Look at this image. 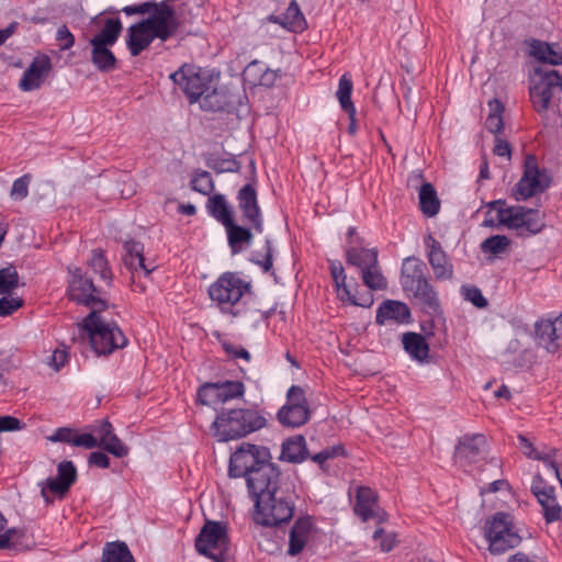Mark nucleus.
<instances>
[{"label": "nucleus", "instance_id": "nucleus-1", "mask_svg": "<svg viewBox=\"0 0 562 562\" xmlns=\"http://www.w3.org/2000/svg\"><path fill=\"white\" fill-rule=\"evenodd\" d=\"M228 474L246 479L256 524L277 527L292 519L297 499L294 480L271 461L267 447L243 445L231 456Z\"/></svg>", "mask_w": 562, "mask_h": 562}, {"label": "nucleus", "instance_id": "nucleus-2", "mask_svg": "<svg viewBox=\"0 0 562 562\" xmlns=\"http://www.w3.org/2000/svg\"><path fill=\"white\" fill-rule=\"evenodd\" d=\"M425 263L415 257L404 260L401 271L402 289L412 293L422 305L424 312L429 315L441 314V305L438 293L425 274Z\"/></svg>", "mask_w": 562, "mask_h": 562}, {"label": "nucleus", "instance_id": "nucleus-3", "mask_svg": "<svg viewBox=\"0 0 562 562\" xmlns=\"http://www.w3.org/2000/svg\"><path fill=\"white\" fill-rule=\"evenodd\" d=\"M250 292V284L234 272H225L209 288V295L222 313L233 317L245 314L243 297Z\"/></svg>", "mask_w": 562, "mask_h": 562}, {"label": "nucleus", "instance_id": "nucleus-4", "mask_svg": "<svg viewBox=\"0 0 562 562\" xmlns=\"http://www.w3.org/2000/svg\"><path fill=\"white\" fill-rule=\"evenodd\" d=\"M266 418L256 411L235 408L222 411L213 423L214 436L220 441H228L261 429Z\"/></svg>", "mask_w": 562, "mask_h": 562}, {"label": "nucleus", "instance_id": "nucleus-5", "mask_svg": "<svg viewBox=\"0 0 562 562\" xmlns=\"http://www.w3.org/2000/svg\"><path fill=\"white\" fill-rule=\"evenodd\" d=\"M93 310L83 319V330L90 341L92 349L98 355H110L116 349L126 346L127 339L121 328L114 322H106Z\"/></svg>", "mask_w": 562, "mask_h": 562}, {"label": "nucleus", "instance_id": "nucleus-6", "mask_svg": "<svg viewBox=\"0 0 562 562\" xmlns=\"http://www.w3.org/2000/svg\"><path fill=\"white\" fill-rule=\"evenodd\" d=\"M488 206L496 210L499 224L514 229L521 237L536 235L546 225L543 215L536 209L520 205L506 206L502 200L492 201Z\"/></svg>", "mask_w": 562, "mask_h": 562}, {"label": "nucleus", "instance_id": "nucleus-7", "mask_svg": "<svg viewBox=\"0 0 562 562\" xmlns=\"http://www.w3.org/2000/svg\"><path fill=\"white\" fill-rule=\"evenodd\" d=\"M226 525L220 521L206 520L195 538V549L214 562H224L228 551Z\"/></svg>", "mask_w": 562, "mask_h": 562}, {"label": "nucleus", "instance_id": "nucleus-8", "mask_svg": "<svg viewBox=\"0 0 562 562\" xmlns=\"http://www.w3.org/2000/svg\"><path fill=\"white\" fill-rule=\"evenodd\" d=\"M485 537L492 554H503L509 549L518 547L521 537L513 528L510 515L496 513L485 526Z\"/></svg>", "mask_w": 562, "mask_h": 562}, {"label": "nucleus", "instance_id": "nucleus-9", "mask_svg": "<svg viewBox=\"0 0 562 562\" xmlns=\"http://www.w3.org/2000/svg\"><path fill=\"white\" fill-rule=\"evenodd\" d=\"M562 91V76L557 70L536 69L529 88L530 100L535 110L543 114L548 111L552 98Z\"/></svg>", "mask_w": 562, "mask_h": 562}, {"label": "nucleus", "instance_id": "nucleus-10", "mask_svg": "<svg viewBox=\"0 0 562 562\" xmlns=\"http://www.w3.org/2000/svg\"><path fill=\"white\" fill-rule=\"evenodd\" d=\"M217 77L218 75L210 70L189 65L180 67L170 75V79L184 92L191 103L196 102L206 87L211 86Z\"/></svg>", "mask_w": 562, "mask_h": 562}, {"label": "nucleus", "instance_id": "nucleus-11", "mask_svg": "<svg viewBox=\"0 0 562 562\" xmlns=\"http://www.w3.org/2000/svg\"><path fill=\"white\" fill-rule=\"evenodd\" d=\"M68 294L72 301L90 307L91 311H102L106 307L101 289L94 285L91 278L83 273L80 268H75L71 271Z\"/></svg>", "mask_w": 562, "mask_h": 562}, {"label": "nucleus", "instance_id": "nucleus-12", "mask_svg": "<svg viewBox=\"0 0 562 562\" xmlns=\"http://www.w3.org/2000/svg\"><path fill=\"white\" fill-rule=\"evenodd\" d=\"M551 177L546 169H539L535 156L525 159V171L515 187L517 201H525L550 187Z\"/></svg>", "mask_w": 562, "mask_h": 562}, {"label": "nucleus", "instance_id": "nucleus-13", "mask_svg": "<svg viewBox=\"0 0 562 562\" xmlns=\"http://www.w3.org/2000/svg\"><path fill=\"white\" fill-rule=\"evenodd\" d=\"M151 9H154L153 14L144 19V21L155 38L166 42L175 36L180 27L176 11L165 1L160 3L154 2Z\"/></svg>", "mask_w": 562, "mask_h": 562}, {"label": "nucleus", "instance_id": "nucleus-14", "mask_svg": "<svg viewBox=\"0 0 562 562\" xmlns=\"http://www.w3.org/2000/svg\"><path fill=\"white\" fill-rule=\"evenodd\" d=\"M237 204L243 223L250 225L256 233L263 232V217L258 204L257 191L252 183H247L237 192Z\"/></svg>", "mask_w": 562, "mask_h": 562}, {"label": "nucleus", "instance_id": "nucleus-15", "mask_svg": "<svg viewBox=\"0 0 562 562\" xmlns=\"http://www.w3.org/2000/svg\"><path fill=\"white\" fill-rule=\"evenodd\" d=\"M77 480V470L71 461H61L57 467V476L41 483V494L46 503H52L49 493L64 496Z\"/></svg>", "mask_w": 562, "mask_h": 562}, {"label": "nucleus", "instance_id": "nucleus-16", "mask_svg": "<svg viewBox=\"0 0 562 562\" xmlns=\"http://www.w3.org/2000/svg\"><path fill=\"white\" fill-rule=\"evenodd\" d=\"M530 490L542 508L546 521L550 524L560 520L562 508L557 501L555 488L548 484L540 475H536Z\"/></svg>", "mask_w": 562, "mask_h": 562}, {"label": "nucleus", "instance_id": "nucleus-17", "mask_svg": "<svg viewBox=\"0 0 562 562\" xmlns=\"http://www.w3.org/2000/svg\"><path fill=\"white\" fill-rule=\"evenodd\" d=\"M486 446L487 443L484 435H464L460 438L456 447L454 460L461 467L476 463L484 457Z\"/></svg>", "mask_w": 562, "mask_h": 562}, {"label": "nucleus", "instance_id": "nucleus-18", "mask_svg": "<svg viewBox=\"0 0 562 562\" xmlns=\"http://www.w3.org/2000/svg\"><path fill=\"white\" fill-rule=\"evenodd\" d=\"M537 345L549 353H555L562 349V314L554 321L542 319L536 323Z\"/></svg>", "mask_w": 562, "mask_h": 562}, {"label": "nucleus", "instance_id": "nucleus-19", "mask_svg": "<svg viewBox=\"0 0 562 562\" xmlns=\"http://www.w3.org/2000/svg\"><path fill=\"white\" fill-rule=\"evenodd\" d=\"M427 258L437 280H450L453 277V265L449 260L441 244L432 236L425 237Z\"/></svg>", "mask_w": 562, "mask_h": 562}, {"label": "nucleus", "instance_id": "nucleus-20", "mask_svg": "<svg viewBox=\"0 0 562 562\" xmlns=\"http://www.w3.org/2000/svg\"><path fill=\"white\" fill-rule=\"evenodd\" d=\"M52 69L50 59L47 56L36 57L24 71L19 88L22 91L36 90Z\"/></svg>", "mask_w": 562, "mask_h": 562}, {"label": "nucleus", "instance_id": "nucleus-21", "mask_svg": "<svg viewBox=\"0 0 562 562\" xmlns=\"http://www.w3.org/2000/svg\"><path fill=\"white\" fill-rule=\"evenodd\" d=\"M411 317L412 314L407 304L400 301L386 300L378 307L375 321L379 325H384L386 322L407 324Z\"/></svg>", "mask_w": 562, "mask_h": 562}, {"label": "nucleus", "instance_id": "nucleus-22", "mask_svg": "<svg viewBox=\"0 0 562 562\" xmlns=\"http://www.w3.org/2000/svg\"><path fill=\"white\" fill-rule=\"evenodd\" d=\"M252 227L250 225H240L233 221L225 226L227 243L232 255H237L247 249L254 240Z\"/></svg>", "mask_w": 562, "mask_h": 562}, {"label": "nucleus", "instance_id": "nucleus-23", "mask_svg": "<svg viewBox=\"0 0 562 562\" xmlns=\"http://www.w3.org/2000/svg\"><path fill=\"white\" fill-rule=\"evenodd\" d=\"M244 79L251 86L272 87L279 77V70L268 68L262 61H250L244 72Z\"/></svg>", "mask_w": 562, "mask_h": 562}, {"label": "nucleus", "instance_id": "nucleus-24", "mask_svg": "<svg viewBox=\"0 0 562 562\" xmlns=\"http://www.w3.org/2000/svg\"><path fill=\"white\" fill-rule=\"evenodd\" d=\"M313 529L312 518L310 516L300 517L290 530L289 549L290 555H296L303 551L310 539Z\"/></svg>", "mask_w": 562, "mask_h": 562}, {"label": "nucleus", "instance_id": "nucleus-25", "mask_svg": "<svg viewBox=\"0 0 562 562\" xmlns=\"http://www.w3.org/2000/svg\"><path fill=\"white\" fill-rule=\"evenodd\" d=\"M125 254L123 255V262L131 271L136 272L142 270L145 276H149L156 268L155 266L147 265L144 258V246L136 240H127L123 245Z\"/></svg>", "mask_w": 562, "mask_h": 562}, {"label": "nucleus", "instance_id": "nucleus-26", "mask_svg": "<svg viewBox=\"0 0 562 562\" xmlns=\"http://www.w3.org/2000/svg\"><path fill=\"white\" fill-rule=\"evenodd\" d=\"M155 40L145 21L131 25L127 29L126 44L132 56H138Z\"/></svg>", "mask_w": 562, "mask_h": 562}, {"label": "nucleus", "instance_id": "nucleus-27", "mask_svg": "<svg viewBox=\"0 0 562 562\" xmlns=\"http://www.w3.org/2000/svg\"><path fill=\"white\" fill-rule=\"evenodd\" d=\"M529 54L537 60L552 66L562 65V46L549 44L539 40H531Z\"/></svg>", "mask_w": 562, "mask_h": 562}, {"label": "nucleus", "instance_id": "nucleus-28", "mask_svg": "<svg viewBox=\"0 0 562 562\" xmlns=\"http://www.w3.org/2000/svg\"><path fill=\"white\" fill-rule=\"evenodd\" d=\"M206 210L209 214L217 222H220L224 227L235 221L231 204L221 193H216L209 198Z\"/></svg>", "mask_w": 562, "mask_h": 562}, {"label": "nucleus", "instance_id": "nucleus-29", "mask_svg": "<svg viewBox=\"0 0 562 562\" xmlns=\"http://www.w3.org/2000/svg\"><path fill=\"white\" fill-rule=\"evenodd\" d=\"M92 47L91 61L100 71H111L116 67V58L111 52L112 45L90 42Z\"/></svg>", "mask_w": 562, "mask_h": 562}, {"label": "nucleus", "instance_id": "nucleus-30", "mask_svg": "<svg viewBox=\"0 0 562 562\" xmlns=\"http://www.w3.org/2000/svg\"><path fill=\"white\" fill-rule=\"evenodd\" d=\"M218 79L220 77H217L211 86L206 87V90H204V93L198 100L200 101L201 108L205 111H222L227 103L225 93L218 90Z\"/></svg>", "mask_w": 562, "mask_h": 562}, {"label": "nucleus", "instance_id": "nucleus-31", "mask_svg": "<svg viewBox=\"0 0 562 562\" xmlns=\"http://www.w3.org/2000/svg\"><path fill=\"white\" fill-rule=\"evenodd\" d=\"M402 342L405 351L413 359L423 362L428 357L429 346L423 335L406 333L403 335Z\"/></svg>", "mask_w": 562, "mask_h": 562}, {"label": "nucleus", "instance_id": "nucleus-32", "mask_svg": "<svg viewBox=\"0 0 562 562\" xmlns=\"http://www.w3.org/2000/svg\"><path fill=\"white\" fill-rule=\"evenodd\" d=\"M310 414L308 407L284 405L278 412V419L285 427L296 428L307 423Z\"/></svg>", "mask_w": 562, "mask_h": 562}, {"label": "nucleus", "instance_id": "nucleus-33", "mask_svg": "<svg viewBox=\"0 0 562 562\" xmlns=\"http://www.w3.org/2000/svg\"><path fill=\"white\" fill-rule=\"evenodd\" d=\"M276 22L292 32H302L306 27V20L295 0L291 1L282 15L276 18Z\"/></svg>", "mask_w": 562, "mask_h": 562}, {"label": "nucleus", "instance_id": "nucleus-34", "mask_svg": "<svg viewBox=\"0 0 562 562\" xmlns=\"http://www.w3.org/2000/svg\"><path fill=\"white\" fill-rule=\"evenodd\" d=\"M346 258L348 265L359 268L362 272L366 268L378 263V250L350 247L346 250Z\"/></svg>", "mask_w": 562, "mask_h": 562}, {"label": "nucleus", "instance_id": "nucleus-35", "mask_svg": "<svg viewBox=\"0 0 562 562\" xmlns=\"http://www.w3.org/2000/svg\"><path fill=\"white\" fill-rule=\"evenodd\" d=\"M376 495L370 487L361 486L357 491L355 513L363 520L374 516Z\"/></svg>", "mask_w": 562, "mask_h": 562}, {"label": "nucleus", "instance_id": "nucleus-36", "mask_svg": "<svg viewBox=\"0 0 562 562\" xmlns=\"http://www.w3.org/2000/svg\"><path fill=\"white\" fill-rule=\"evenodd\" d=\"M123 30L122 22L119 18H110L104 20L101 31L95 34L90 42H100L102 44L114 45Z\"/></svg>", "mask_w": 562, "mask_h": 562}, {"label": "nucleus", "instance_id": "nucleus-37", "mask_svg": "<svg viewBox=\"0 0 562 562\" xmlns=\"http://www.w3.org/2000/svg\"><path fill=\"white\" fill-rule=\"evenodd\" d=\"M307 451L305 447V439L303 436L289 439L282 445L281 457L292 463L302 462L306 458Z\"/></svg>", "mask_w": 562, "mask_h": 562}, {"label": "nucleus", "instance_id": "nucleus-38", "mask_svg": "<svg viewBox=\"0 0 562 562\" xmlns=\"http://www.w3.org/2000/svg\"><path fill=\"white\" fill-rule=\"evenodd\" d=\"M419 205L426 216H435L440 210V201L432 184L426 182L419 190Z\"/></svg>", "mask_w": 562, "mask_h": 562}, {"label": "nucleus", "instance_id": "nucleus-39", "mask_svg": "<svg viewBox=\"0 0 562 562\" xmlns=\"http://www.w3.org/2000/svg\"><path fill=\"white\" fill-rule=\"evenodd\" d=\"M102 562H135L124 542L108 543L103 549Z\"/></svg>", "mask_w": 562, "mask_h": 562}, {"label": "nucleus", "instance_id": "nucleus-40", "mask_svg": "<svg viewBox=\"0 0 562 562\" xmlns=\"http://www.w3.org/2000/svg\"><path fill=\"white\" fill-rule=\"evenodd\" d=\"M352 81L347 76L342 75L339 79L338 90L336 92L340 106L348 113L349 116L356 115V108L351 101Z\"/></svg>", "mask_w": 562, "mask_h": 562}, {"label": "nucleus", "instance_id": "nucleus-41", "mask_svg": "<svg viewBox=\"0 0 562 562\" xmlns=\"http://www.w3.org/2000/svg\"><path fill=\"white\" fill-rule=\"evenodd\" d=\"M488 110L490 112L485 121V127L488 132L498 136L504 126L502 119L504 105L499 100L493 99L488 101Z\"/></svg>", "mask_w": 562, "mask_h": 562}, {"label": "nucleus", "instance_id": "nucleus-42", "mask_svg": "<svg viewBox=\"0 0 562 562\" xmlns=\"http://www.w3.org/2000/svg\"><path fill=\"white\" fill-rule=\"evenodd\" d=\"M88 266L94 273H99L100 278L104 280L108 285L111 284L112 272L102 250L94 249L92 251L91 258L88 260Z\"/></svg>", "mask_w": 562, "mask_h": 562}, {"label": "nucleus", "instance_id": "nucleus-43", "mask_svg": "<svg viewBox=\"0 0 562 562\" xmlns=\"http://www.w3.org/2000/svg\"><path fill=\"white\" fill-rule=\"evenodd\" d=\"M362 281L370 290H385L387 281L381 272L379 262L361 272Z\"/></svg>", "mask_w": 562, "mask_h": 562}, {"label": "nucleus", "instance_id": "nucleus-44", "mask_svg": "<svg viewBox=\"0 0 562 562\" xmlns=\"http://www.w3.org/2000/svg\"><path fill=\"white\" fill-rule=\"evenodd\" d=\"M206 166L217 173L238 172L241 167L234 157L222 158L214 155L207 157Z\"/></svg>", "mask_w": 562, "mask_h": 562}, {"label": "nucleus", "instance_id": "nucleus-45", "mask_svg": "<svg viewBox=\"0 0 562 562\" xmlns=\"http://www.w3.org/2000/svg\"><path fill=\"white\" fill-rule=\"evenodd\" d=\"M330 274L335 283L338 297H349V285L347 284V276L340 261H330Z\"/></svg>", "mask_w": 562, "mask_h": 562}, {"label": "nucleus", "instance_id": "nucleus-46", "mask_svg": "<svg viewBox=\"0 0 562 562\" xmlns=\"http://www.w3.org/2000/svg\"><path fill=\"white\" fill-rule=\"evenodd\" d=\"M190 187L203 195H210L214 190V181L211 173L205 170H195L190 181Z\"/></svg>", "mask_w": 562, "mask_h": 562}, {"label": "nucleus", "instance_id": "nucleus-47", "mask_svg": "<svg viewBox=\"0 0 562 562\" xmlns=\"http://www.w3.org/2000/svg\"><path fill=\"white\" fill-rule=\"evenodd\" d=\"M510 244V240L505 235H494L486 238L481 244V250L484 254H491L494 256L505 252Z\"/></svg>", "mask_w": 562, "mask_h": 562}, {"label": "nucleus", "instance_id": "nucleus-48", "mask_svg": "<svg viewBox=\"0 0 562 562\" xmlns=\"http://www.w3.org/2000/svg\"><path fill=\"white\" fill-rule=\"evenodd\" d=\"M221 393V403L240 397L244 395L245 386L239 381H218L216 382Z\"/></svg>", "mask_w": 562, "mask_h": 562}, {"label": "nucleus", "instance_id": "nucleus-49", "mask_svg": "<svg viewBox=\"0 0 562 562\" xmlns=\"http://www.w3.org/2000/svg\"><path fill=\"white\" fill-rule=\"evenodd\" d=\"M19 285V274L13 266L0 269V294H9Z\"/></svg>", "mask_w": 562, "mask_h": 562}, {"label": "nucleus", "instance_id": "nucleus-50", "mask_svg": "<svg viewBox=\"0 0 562 562\" xmlns=\"http://www.w3.org/2000/svg\"><path fill=\"white\" fill-rule=\"evenodd\" d=\"M198 400L201 404L211 405L221 403V393L217 383H205L198 392Z\"/></svg>", "mask_w": 562, "mask_h": 562}, {"label": "nucleus", "instance_id": "nucleus-51", "mask_svg": "<svg viewBox=\"0 0 562 562\" xmlns=\"http://www.w3.org/2000/svg\"><path fill=\"white\" fill-rule=\"evenodd\" d=\"M98 447H101L109 453L113 454L116 458H123L127 456L128 448L121 441V439L113 434L103 442H98Z\"/></svg>", "mask_w": 562, "mask_h": 562}, {"label": "nucleus", "instance_id": "nucleus-52", "mask_svg": "<svg viewBox=\"0 0 562 562\" xmlns=\"http://www.w3.org/2000/svg\"><path fill=\"white\" fill-rule=\"evenodd\" d=\"M461 293L464 296V300L471 302L475 307L484 308L487 306L488 302L482 294V291L476 286H462Z\"/></svg>", "mask_w": 562, "mask_h": 562}, {"label": "nucleus", "instance_id": "nucleus-53", "mask_svg": "<svg viewBox=\"0 0 562 562\" xmlns=\"http://www.w3.org/2000/svg\"><path fill=\"white\" fill-rule=\"evenodd\" d=\"M288 402L285 405L296 407H308L305 398V392L301 386L292 385L286 394Z\"/></svg>", "mask_w": 562, "mask_h": 562}, {"label": "nucleus", "instance_id": "nucleus-54", "mask_svg": "<svg viewBox=\"0 0 562 562\" xmlns=\"http://www.w3.org/2000/svg\"><path fill=\"white\" fill-rule=\"evenodd\" d=\"M23 300L19 296L5 295L0 299V316H9L20 308Z\"/></svg>", "mask_w": 562, "mask_h": 562}, {"label": "nucleus", "instance_id": "nucleus-55", "mask_svg": "<svg viewBox=\"0 0 562 562\" xmlns=\"http://www.w3.org/2000/svg\"><path fill=\"white\" fill-rule=\"evenodd\" d=\"M518 441H519V446L522 449V452L526 457L536 459V460H541L543 462H547V460H549V456L551 454V451L546 454L537 452L535 447L532 446V443L528 440V438L526 436L519 435Z\"/></svg>", "mask_w": 562, "mask_h": 562}, {"label": "nucleus", "instance_id": "nucleus-56", "mask_svg": "<svg viewBox=\"0 0 562 562\" xmlns=\"http://www.w3.org/2000/svg\"><path fill=\"white\" fill-rule=\"evenodd\" d=\"M30 179V176L25 175L13 182L10 192V195L13 200H23L27 196Z\"/></svg>", "mask_w": 562, "mask_h": 562}, {"label": "nucleus", "instance_id": "nucleus-57", "mask_svg": "<svg viewBox=\"0 0 562 562\" xmlns=\"http://www.w3.org/2000/svg\"><path fill=\"white\" fill-rule=\"evenodd\" d=\"M373 539L379 542L382 552L391 551L395 544V535L386 533L382 528L374 531Z\"/></svg>", "mask_w": 562, "mask_h": 562}, {"label": "nucleus", "instance_id": "nucleus-58", "mask_svg": "<svg viewBox=\"0 0 562 562\" xmlns=\"http://www.w3.org/2000/svg\"><path fill=\"white\" fill-rule=\"evenodd\" d=\"M265 250L266 254L262 259L257 258L255 255L251 258V261L259 267L262 268L265 272H268L272 268V258H273V249L271 245V240L269 238H266L265 241Z\"/></svg>", "mask_w": 562, "mask_h": 562}, {"label": "nucleus", "instance_id": "nucleus-59", "mask_svg": "<svg viewBox=\"0 0 562 562\" xmlns=\"http://www.w3.org/2000/svg\"><path fill=\"white\" fill-rule=\"evenodd\" d=\"M75 436V429L69 427H60L56 429L52 435L47 437V439L52 442H63L72 446Z\"/></svg>", "mask_w": 562, "mask_h": 562}, {"label": "nucleus", "instance_id": "nucleus-60", "mask_svg": "<svg viewBox=\"0 0 562 562\" xmlns=\"http://www.w3.org/2000/svg\"><path fill=\"white\" fill-rule=\"evenodd\" d=\"M72 446L81 447L85 449H93L98 447V439L92 432L89 434H79L75 430Z\"/></svg>", "mask_w": 562, "mask_h": 562}, {"label": "nucleus", "instance_id": "nucleus-61", "mask_svg": "<svg viewBox=\"0 0 562 562\" xmlns=\"http://www.w3.org/2000/svg\"><path fill=\"white\" fill-rule=\"evenodd\" d=\"M91 432L97 437L98 442L105 441L114 434L113 427L108 420H102L99 425L92 426Z\"/></svg>", "mask_w": 562, "mask_h": 562}, {"label": "nucleus", "instance_id": "nucleus-62", "mask_svg": "<svg viewBox=\"0 0 562 562\" xmlns=\"http://www.w3.org/2000/svg\"><path fill=\"white\" fill-rule=\"evenodd\" d=\"M349 297H338L344 303H349L355 306L361 307H370L373 304V297L370 293L362 295L360 297H356L352 293L351 288L349 286Z\"/></svg>", "mask_w": 562, "mask_h": 562}, {"label": "nucleus", "instance_id": "nucleus-63", "mask_svg": "<svg viewBox=\"0 0 562 562\" xmlns=\"http://www.w3.org/2000/svg\"><path fill=\"white\" fill-rule=\"evenodd\" d=\"M56 38L59 42V47L61 50L69 49L75 43L74 35L65 25L58 29Z\"/></svg>", "mask_w": 562, "mask_h": 562}, {"label": "nucleus", "instance_id": "nucleus-64", "mask_svg": "<svg viewBox=\"0 0 562 562\" xmlns=\"http://www.w3.org/2000/svg\"><path fill=\"white\" fill-rule=\"evenodd\" d=\"M493 153L496 156L506 157L509 160L512 156V148L509 143L501 138L499 136H495V145L493 148Z\"/></svg>", "mask_w": 562, "mask_h": 562}]
</instances>
